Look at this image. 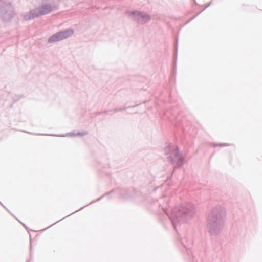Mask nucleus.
<instances>
[{"label": "nucleus", "instance_id": "obj_3", "mask_svg": "<svg viewBox=\"0 0 262 262\" xmlns=\"http://www.w3.org/2000/svg\"><path fill=\"white\" fill-rule=\"evenodd\" d=\"M51 9L50 7L46 6L42 7L39 9L37 10V13L35 14V16H38L40 15L45 14L49 12H50Z\"/></svg>", "mask_w": 262, "mask_h": 262}, {"label": "nucleus", "instance_id": "obj_1", "mask_svg": "<svg viewBox=\"0 0 262 262\" xmlns=\"http://www.w3.org/2000/svg\"><path fill=\"white\" fill-rule=\"evenodd\" d=\"M73 31L72 30H69L61 32H59L51 36L49 39L48 41L50 43L58 41L59 40L67 38V37H69L72 34H73Z\"/></svg>", "mask_w": 262, "mask_h": 262}, {"label": "nucleus", "instance_id": "obj_2", "mask_svg": "<svg viewBox=\"0 0 262 262\" xmlns=\"http://www.w3.org/2000/svg\"><path fill=\"white\" fill-rule=\"evenodd\" d=\"M137 19L140 22L144 23L148 21L150 19V17L147 14L138 12Z\"/></svg>", "mask_w": 262, "mask_h": 262}]
</instances>
